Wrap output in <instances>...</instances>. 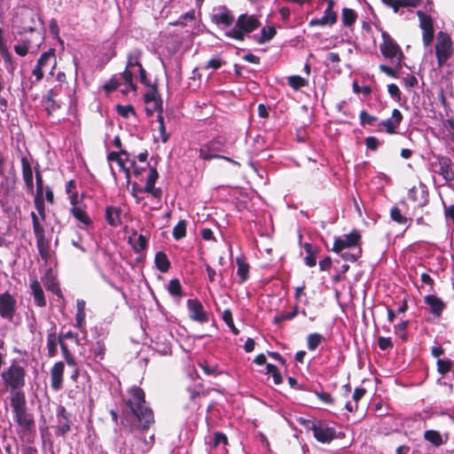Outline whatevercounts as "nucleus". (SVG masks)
<instances>
[{"instance_id":"nucleus-1","label":"nucleus","mask_w":454,"mask_h":454,"mask_svg":"<svg viewBox=\"0 0 454 454\" xmlns=\"http://www.w3.org/2000/svg\"><path fill=\"white\" fill-rule=\"evenodd\" d=\"M128 405L130 407L137 419L145 425L154 423L152 409L145 405V393L140 387H131L129 390Z\"/></svg>"},{"instance_id":"nucleus-2","label":"nucleus","mask_w":454,"mask_h":454,"mask_svg":"<svg viewBox=\"0 0 454 454\" xmlns=\"http://www.w3.org/2000/svg\"><path fill=\"white\" fill-rule=\"evenodd\" d=\"M142 52L139 49H133L128 54V60L125 70L120 74V76L122 78L124 84L126 85L125 89L121 90L123 94H128L129 91H135L137 87L133 82V73L131 68L134 67H138L140 81L143 83H146V72L142 67L140 63Z\"/></svg>"},{"instance_id":"nucleus-3","label":"nucleus","mask_w":454,"mask_h":454,"mask_svg":"<svg viewBox=\"0 0 454 454\" xmlns=\"http://www.w3.org/2000/svg\"><path fill=\"white\" fill-rule=\"evenodd\" d=\"M57 60L52 50L43 52L38 59L35 67L32 70V74L35 76V82H31L29 84H25L24 89L31 90L35 82H40L43 77L44 71L49 69L50 74L53 75V71L56 67Z\"/></svg>"},{"instance_id":"nucleus-4","label":"nucleus","mask_w":454,"mask_h":454,"mask_svg":"<svg viewBox=\"0 0 454 454\" xmlns=\"http://www.w3.org/2000/svg\"><path fill=\"white\" fill-rule=\"evenodd\" d=\"M1 378L6 387L12 391H20L26 383V371L22 366L13 364L2 372Z\"/></svg>"},{"instance_id":"nucleus-5","label":"nucleus","mask_w":454,"mask_h":454,"mask_svg":"<svg viewBox=\"0 0 454 454\" xmlns=\"http://www.w3.org/2000/svg\"><path fill=\"white\" fill-rule=\"evenodd\" d=\"M11 406L19 426H30L31 419L27 413L26 397L23 391L11 392Z\"/></svg>"},{"instance_id":"nucleus-6","label":"nucleus","mask_w":454,"mask_h":454,"mask_svg":"<svg viewBox=\"0 0 454 454\" xmlns=\"http://www.w3.org/2000/svg\"><path fill=\"white\" fill-rule=\"evenodd\" d=\"M382 43L380 49L384 57L392 59L396 63L397 67H401V62L403 54L398 44L386 32L382 33Z\"/></svg>"},{"instance_id":"nucleus-7","label":"nucleus","mask_w":454,"mask_h":454,"mask_svg":"<svg viewBox=\"0 0 454 454\" xmlns=\"http://www.w3.org/2000/svg\"><path fill=\"white\" fill-rule=\"evenodd\" d=\"M451 39L447 34L443 32H440L438 34L437 43L435 45V53L439 67H442L451 57Z\"/></svg>"},{"instance_id":"nucleus-8","label":"nucleus","mask_w":454,"mask_h":454,"mask_svg":"<svg viewBox=\"0 0 454 454\" xmlns=\"http://www.w3.org/2000/svg\"><path fill=\"white\" fill-rule=\"evenodd\" d=\"M144 103L148 115H152L155 112L162 114V100L154 86L149 87L147 91L145 93Z\"/></svg>"},{"instance_id":"nucleus-9","label":"nucleus","mask_w":454,"mask_h":454,"mask_svg":"<svg viewBox=\"0 0 454 454\" xmlns=\"http://www.w3.org/2000/svg\"><path fill=\"white\" fill-rule=\"evenodd\" d=\"M327 6L324 12L322 18L313 19L309 21L310 27L316 26H333L337 21V12L333 11L334 2L333 0H327Z\"/></svg>"},{"instance_id":"nucleus-10","label":"nucleus","mask_w":454,"mask_h":454,"mask_svg":"<svg viewBox=\"0 0 454 454\" xmlns=\"http://www.w3.org/2000/svg\"><path fill=\"white\" fill-rule=\"evenodd\" d=\"M16 309V300L12 295L4 293L0 295V316L5 319L12 320Z\"/></svg>"},{"instance_id":"nucleus-11","label":"nucleus","mask_w":454,"mask_h":454,"mask_svg":"<svg viewBox=\"0 0 454 454\" xmlns=\"http://www.w3.org/2000/svg\"><path fill=\"white\" fill-rule=\"evenodd\" d=\"M419 19V27L423 31V43L425 46H428L434 38V27L432 19L426 15L421 11H418L417 12Z\"/></svg>"},{"instance_id":"nucleus-12","label":"nucleus","mask_w":454,"mask_h":454,"mask_svg":"<svg viewBox=\"0 0 454 454\" xmlns=\"http://www.w3.org/2000/svg\"><path fill=\"white\" fill-rule=\"evenodd\" d=\"M187 308L189 310V317L192 320L200 323H205L208 320L207 312L204 310L201 302L197 299L188 300Z\"/></svg>"},{"instance_id":"nucleus-13","label":"nucleus","mask_w":454,"mask_h":454,"mask_svg":"<svg viewBox=\"0 0 454 454\" xmlns=\"http://www.w3.org/2000/svg\"><path fill=\"white\" fill-rule=\"evenodd\" d=\"M359 238L360 236L356 232H351L337 238L332 250L335 253H341L346 248L355 247L358 243Z\"/></svg>"},{"instance_id":"nucleus-14","label":"nucleus","mask_w":454,"mask_h":454,"mask_svg":"<svg viewBox=\"0 0 454 454\" xmlns=\"http://www.w3.org/2000/svg\"><path fill=\"white\" fill-rule=\"evenodd\" d=\"M65 365L63 362L56 363L51 369V386L58 391L62 387Z\"/></svg>"},{"instance_id":"nucleus-15","label":"nucleus","mask_w":454,"mask_h":454,"mask_svg":"<svg viewBox=\"0 0 454 454\" xmlns=\"http://www.w3.org/2000/svg\"><path fill=\"white\" fill-rule=\"evenodd\" d=\"M158 176L157 170L151 168L146 178L145 186L143 189H139V191L151 193L154 198L160 199L161 197V190L154 187V184L158 179Z\"/></svg>"},{"instance_id":"nucleus-16","label":"nucleus","mask_w":454,"mask_h":454,"mask_svg":"<svg viewBox=\"0 0 454 454\" xmlns=\"http://www.w3.org/2000/svg\"><path fill=\"white\" fill-rule=\"evenodd\" d=\"M259 25L260 22L254 15L241 14L237 20V27L241 28L244 34L253 32Z\"/></svg>"},{"instance_id":"nucleus-17","label":"nucleus","mask_w":454,"mask_h":454,"mask_svg":"<svg viewBox=\"0 0 454 454\" xmlns=\"http://www.w3.org/2000/svg\"><path fill=\"white\" fill-rule=\"evenodd\" d=\"M309 430L316 439L321 442H328L336 436L333 427H309Z\"/></svg>"},{"instance_id":"nucleus-18","label":"nucleus","mask_w":454,"mask_h":454,"mask_svg":"<svg viewBox=\"0 0 454 454\" xmlns=\"http://www.w3.org/2000/svg\"><path fill=\"white\" fill-rule=\"evenodd\" d=\"M425 303L429 307V310L437 317H439L445 307L444 302L435 295H427Z\"/></svg>"},{"instance_id":"nucleus-19","label":"nucleus","mask_w":454,"mask_h":454,"mask_svg":"<svg viewBox=\"0 0 454 454\" xmlns=\"http://www.w3.org/2000/svg\"><path fill=\"white\" fill-rule=\"evenodd\" d=\"M43 283L44 286L51 291V293L55 294L59 299H61L64 301V298L61 293V290L59 288V283L56 280L55 277L51 271H48L44 277L43 278Z\"/></svg>"},{"instance_id":"nucleus-20","label":"nucleus","mask_w":454,"mask_h":454,"mask_svg":"<svg viewBox=\"0 0 454 454\" xmlns=\"http://www.w3.org/2000/svg\"><path fill=\"white\" fill-rule=\"evenodd\" d=\"M30 288L35 303L39 307H44L46 305V300L39 281L37 279H33L30 283Z\"/></svg>"},{"instance_id":"nucleus-21","label":"nucleus","mask_w":454,"mask_h":454,"mask_svg":"<svg viewBox=\"0 0 454 454\" xmlns=\"http://www.w3.org/2000/svg\"><path fill=\"white\" fill-rule=\"evenodd\" d=\"M121 210L117 207H108L106 210V218L107 223L112 226H118L121 223Z\"/></svg>"},{"instance_id":"nucleus-22","label":"nucleus","mask_w":454,"mask_h":454,"mask_svg":"<svg viewBox=\"0 0 454 454\" xmlns=\"http://www.w3.org/2000/svg\"><path fill=\"white\" fill-rule=\"evenodd\" d=\"M212 20L216 24H223L228 27L233 22L234 17L223 8L221 12L213 15Z\"/></svg>"},{"instance_id":"nucleus-23","label":"nucleus","mask_w":454,"mask_h":454,"mask_svg":"<svg viewBox=\"0 0 454 454\" xmlns=\"http://www.w3.org/2000/svg\"><path fill=\"white\" fill-rule=\"evenodd\" d=\"M383 2L391 6L395 12H397L400 7H416L419 4L418 0H383Z\"/></svg>"},{"instance_id":"nucleus-24","label":"nucleus","mask_w":454,"mask_h":454,"mask_svg":"<svg viewBox=\"0 0 454 454\" xmlns=\"http://www.w3.org/2000/svg\"><path fill=\"white\" fill-rule=\"evenodd\" d=\"M357 19L356 12L350 8H343L341 12V22L345 27H352Z\"/></svg>"},{"instance_id":"nucleus-25","label":"nucleus","mask_w":454,"mask_h":454,"mask_svg":"<svg viewBox=\"0 0 454 454\" xmlns=\"http://www.w3.org/2000/svg\"><path fill=\"white\" fill-rule=\"evenodd\" d=\"M71 212L74 218L77 221H79L83 226H88L90 224V218L86 214L82 207H72Z\"/></svg>"},{"instance_id":"nucleus-26","label":"nucleus","mask_w":454,"mask_h":454,"mask_svg":"<svg viewBox=\"0 0 454 454\" xmlns=\"http://www.w3.org/2000/svg\"><path fill=\"white\" fill-rule=\"evenodd\" d=\"M21 163H22L23 179H24L26 184L29 188H33V171H32V168H31L28 160L26 158H22Z\"/></svg>"},{"instance_id":"nucleus-27","label":"nucleus","mask_w":454,"mask_h":454,"mask_svg":"<svg viewBox=\"0 0 454 454\" xmlns=\"http://www.w3.org/2000/svg\"><path fill=\"white\" fill-rule=\"evenodd\" d=\"M303 248L307 253L304 258L305 263L309 267L315 266L317 263V250L309 243H305Z\"/></svg>"},{"instance_id":"nucleus-28","label":"nucleus","mask_w":454,"mask_h":454,"mask_svg":"<svg viewBox=\"0 0 454 454\" xmlns=\"http://www.w3.org/2000/svg\"><path fill=\"white\" fill-rule=\"evenodd\" d=\"M154 262L157 269L161 272H166L169 269V261L163 252H158L155 254Z\"/></svg>"},{"instance_id":"nucleus-29","label":"nucleus","mask_w":454,"mask_h":454,"mask_svg":"<svg viewBox=\"0 0 454 454\" xmlns=\"http://www.w3.org/2000/svg\"><path fill=\"white\" fill-rule=\"evenodd\" d=\"M425 438L435 446H439L444 442L442 434L435 430H427L425 432Z\"/></svg>"},{"instance_id":"nucleus-30","label":"nucleus","mask_w":454,"mask_h":454,"mask_svg":"<svg viewBox=\"0 0 454 454\" xmlns=\"http://www.w3.org/2000/svg\"><path fill=\"white\" fill-rule=\"evenodd\" d=\"M129 242L136 251H141L146 247V239L143 235L134 234L129 238Z\"/></svg>"},{"instance_id":"nucleus-31","label":"nucleus","mask_w":454,"mask_h":454,"mask_svg":"<svg viewBox=\"0 0 454 454\" xmlns=\"http://www.w3.org/2000/svg\"><path fill=\"white\" fill-rule=\"evenodd\" d=\"M238 264V275L239 276L242 282L247 279L249 266L245 261L239 257L236 259Z\"/></svg>"},{"instance_id":"nucleus-32","label":"nucleus","mask_w":454,"mask_h":454,"mask_svg":"<svg viewBox=\"0 0 454 454\" xmlns=\"http://www.w3.org/2000/svg\"><path fill=\"white\" fill-rule=\"evenodd\" d=\"M200 157L203 160H211V159H214V158H223V156H220L216 153H214L211 150V148H209V145L207 144L203 146H201V148L200 149ZM223 159L227 160H231L229 158L227 157H223Z\"/></svg>"},{"instance_id":"nucleus-33","label":"nucleus","mask_w":454,"mask_h":454,"mask_svg":"<svg viewBox=\"0 0 454 454\" xmlns=\"http://www.w3.org/2000/svg\"><path fill=\"white\" fill-rule=\"evenodd\" d=\"M34 232L36 238L37 246L39 248L43 247L45 244L44 229L40 223L33 225Z\"/></svg>"},{"instance_id":"nucleus-34","label":"nucleus","mask_w":454,"mask_h":454,"mask_svg":"<svg viewBox=\"0 0 454 454\" xmlns=\"http://www.w3.org/2000/svg\"><path fill=\"white\" fill-rule=\"evenodd\" d=\"M59 93V88L55 87L53 89H51L48 92H47V96H46V103H47V108L48 109H56L57 107H59V105L56 103L54 98L58 95Z\"/></svg>"},{"instance_id":"nucleus-35","label":"nucleus","mask_w":454,"mask_h":454,"mask_svg":"<svg viewBox=\"0 0 454 454\" xmlns=\"http://www.w3.org/2000/svg\"><path fill=\"white\" fill-rule=\"evenodd\" d=\"M186 234V222L180 220L178 223L174 227L173 236L176 239H181L185 237Z\"/></svg>"},{"instance_id":"nucleus-36","label":"nucleus","mask_w":454,"mask_h":454,"mask_svg":"<svg viewBox=\"0 0 454 454\" xmlns=\"http://www.w3.org/2000/svg\"><path fill=\"white\" fill-rule=\"evenodd\" d=\"M266 373L272 376L273 381L276 385H278L282 382V376L274 364H267Z\"/></svg>"},{"instance_id":"nucleus-37","label":"nucleus","mask_w":454,"mask_h":454,"mask_svg":"<svg viewBox=\"0 0 454 454\" xmlns=\"http://www.w3.org/2000/svg\"><path fill=\"white\" fill-rule=\"evenodd\" d=\"M276 34V29L273 27H264L261 31V38L259 43H262L271 40Z\"/></svg>"},{"instance_id":"nucleus-38","label":"nucleus","mask_w":454,"mask_h":454,"mask_svg":"<svg viewBox=\"0 0 454 454\" xmlns=\"http://www.w3.org/2000/svg\"><path fill=\"white\" fill-rule=\"evenodd\" d=\"M168 290L171 295L180 296L182 295V286L178 279H171L168 286Z\"/></svg>"},{"instance_id":"nucleus-39","label":"nucleus","mask_w":454,"mask_h":454,"mask_svg":"<svg viewBox=\"0 0 454 454\" xmlns=\"http://www.w3.org/2000/svg\"><path fill=\"white\" fill-rule=\"evenodd\" d=\"M131 160H129L128 159H123L121 157L116 160L117 165L125 173L127 183L129 184L130 182V168H129V162Z\"/></svg>"},{"instance_id":"nucleus-40","label":"nucleus","mask_w":454,"mask_h":454,"mask_svg":"<svg viewBox=\"0 0 454 454\" xmlns=\"http://www.w3.org/2000/svg\"><path fill=\"white\" fill-rule=\"evenodd\" d=\"M157 121L159 123L160 137L162 143H167V141L168 140V134L166 131V127L164 124V119H163L162 114H158Z\"/></svg>"},{"instance_id":"nucleus-41","label":"nucleus","mask_w":454,"mask_h":454,"mask_svg":"<svg viewBox=\"0 0 454 454\" xmlns=\"http://www.w3.org/2000/svg\"><path fill=\"white\" fill-rule=\"evenodd\" d=\"M306 83V80L299 75H292L288 77V84L294 90H299L305 86Z\"/></svg>"},{"instance_id":"nucleus-42","label":"nucleus","mask_w":454,"mask_h":454,"mask_svg":"<svg viewBox=\"0 0 454 454\" xmlns=\"http://www.w3.org/2000/svg\"><path fill=\"white\" fill-rule=\"evenodd\" d=\"M452 366L453 363L450 360H437V371L442 375L449 372L452 369Z\"/></svg>"},{"instance_id":"nucleus-43","label":"nucleus","mask_w":454,"mask_h":454,"mask_svg":"<svg viewBox=\"0 0 454 454\" xmlns=\"http://www.w3.org/2000/svg\"><path fill=\"white\" fill-rule=\"evenodd\" d=\"M390 216L393 221L401 224H404L408 222L407 217L403 216L401 213V210L395 207L391 208Z\"/></svg>"},{"instance_id":"nucleus-44","label":"nucleus","mask_w":454,"mask_h":454,"mask_svg":"<svg viewBox=\"0 0 454 454\" xmlns=\"http://www.w3.org/2000/svg\"><path fill=\"white\" fill-rule=\"evenodd\" d=\"M322 340V336L318 333H312L308 336V348L310 350L316 349Z\"/></svg>"},{"instance_id":"nucleus-45","label":"nucleus","mask_w":454,"mask_h":454,"mask_svg":"<svg viewBox=\"0 0 454 454\" xmlns=\"http://www.w3.org/2000/svg\"><path fill=\"white\" fill-rule=\"evenodd\" d=\"M120 80H122V78L119 75L114 76L110 81L105 83L104 89L106 91L110 92L118 88L119 85H121Z\"/></svg>"},{"instance_id":"nucleus-46","label":"nucleus","mask_w":454,"mask_h":454,"mask_svg":"<svg viewBox=\"0 0 454 454\" xmlns=\"http://www.w3.org/2000/svg\"><path fill=\"white\" fill-rule=\"evenodd\" d=\"M244 35L245 34L243 33L241 28H239L237 26L234 28H232L225 33L226 36L234 38L239 41L244 40Z\"/></svg>"},{"instance_id":"nucleus-47","label":"nucleus","mask_w":454,"mask_h":454,"mask_svg":"<svg viewBox=\"0 0 454 454\" xmlns=\"http://www.w3.org/2000/svg\"><path fill=\"white\" fill-rule=\"evenodd\" d=\"M5 64H6V68L10 71V72H13L14 70V66H13V62H12V55L11 53L6 50V49H3V55H2Z\"/></svg>"},{"instance_id":"nucleus-48","label":"nucleus","mask_w":454,"mask_h":454,"mask_svg":"<svg viewBox=\"0 0 454 454\" xmlns=\"http://www.w3.org/2000/svg\"><path fill=\"white\" fill-rule=\"evenodd\" d=\"M130 172L132 171L135 176H140L145 170L146 167L143 164H137L136 161L131 160L129 162Z\"/></svg>"},{"instance_id":"nucleus-49","label":"nucleus","mask_w":454,"mask_h":454,"mask_svg":"<svg viewBox=\"0 0 454 454\" xmlns=\"http://www.w3.org/2000/svg\"><path fill=\"white\" fill-rule=\"evenodd\" d=\"M380 126L385 128L386 131L389 134H393L395 132L398 125L395 124V122L391 119H387L380 123Z\"/></svg>"},{"instance_id":"nucleus-50","label":"nucleus","mask_w":454,"mask_h":454,"mask_svg":"<svg viewBox=\"0 0 454 454\" xmlns=\"http://www.w3.org/2000/svg\"><path fill=\"white\" fill-rule=\"evenodd\" d=\"M408 326L407 321H401L396 325H395V333L398 334L402 339H405V329Z\"/></svg>"},{"instance_id":"nucleus-51","label":"nucleus","mask_w":454,"mask_h":454,"mask_svg":"<svg viewBox=\"0 0 454 454\" xmlns=\"http://www.w3.org/2000/svg\"><path fill=\"white\" fill-rule=\"evenodd\" d=\"M208 145L209 148H211L214 153H216V152H221L223 149V144L220 138L210 141Z\"/></svg>"},{"instance_id":"nucleus-52","label":"nucleus","mask_w":454,"mask_h":454,"mask_svg":"<svg viewBox=\"0 0 454 454\" xmlns=\"http://www.w3.org/2000/svg\"><path fill=\"white\" fill-rule=\"evenodd\" d=\"M316 396L318 400H320L322 403L325 404H330L333 403L332 396L325 392H315Z\"/></svg>"},{"instance_id":"nucleus-53","label":"nucleus","mask_w":454,"mask_h":454,"mask_svg":"<svg viewBox=\"0 0 454 454\" xmlns=\"http://www.w3.org/2000/svg\"><path fill=\"white\" fill-rule=\"evenodd\" d=\"M117 110L118 113L124 117H129V114H134L133 107L131 106H118Z\"/></svg>"},{"instance_id":"nucleus-54","label":"nucleus","mask_w":454,"mask_h":454,"mask_svg":"<svg viewBox=\"0 0 454 454\" xmlns=\"http://www.w3.org/2000/svg\"><path fill=\"white\" fill-rule=\"evenodd\" d=\"M221 442L226 445L228 442L227 436L222 433H215L214 437V447H217Z\"/></svg>"},{"instance_id":"nucleus-55","label":"nucleus","mask_w":454,"mask_h":454,"mask_svg":"<svg viewBox=\"0 0 454 454\" xmlns=\"http://www.w3.org/2000/svg\"><path fill=\"white\" fill-rule=\"evenodd\" d=\"M47 346H48V349H49V353L53 356L54 353H55V350H56V347H57V344H56V338L54 335H50L48 337V340H47Z\"/></svg>"},{"instance_id":"nucleus-56","label":"nucleus","mask_w":454,"mask_h":454,"mask_svg":"<svg viewBox=\"0 0 454 454\" xmlns=\"http://www.w3.org/2000/svg\"><path fill=\"white\" fill-rule=\"evenodd\" d=\"M378 343H379L380 348L382 350H385L392 346V341H391L390 338L380 337Z\"/></svg>"},{"instance_id":"nucleus-57","label":"nucleus","mask_w":454,"mask_h":454,"mask_svg":"<svg viewBox=\"0 0 454 454\" xmlns=\"http://www.w3.org/2000/svg\"><path fill=\"white\" fill-rule=\"evenodd\" d=\"M14 51L18 55L25 56L28 51V46L26 43L17 44L14 46Z\"/></svg>"},{"instance_id":"nucleus-58","label":"nucleus","mask_w":454,"mask_h":454,"mask_svg":"<svg viewBox=\"0 0 454 454\" xmlns=\"http://www.w3.org/2000/svg\"><path fill=\"white\" fill-rule=\"evenodd\" d=\"M223 319L230 327H233L232 314L231 310L225 309L223 311Z\"/></svg>"},{"instance_id":"nucleus-59","label":"nucleus","mask_w":454,"mask_h":454,"mask_svg":"<svg viewBox=\"0 0 454 454\" xmlns=\"http://www.w3.org/2000/svg\"><path fill=\"white\" fill-rule=\"evenodd\" d=\"M390 119L395 122V124H397L399 126V124L402 121L403 115L398 109H394Z\"/></svg>"},{"instance_id":"nucleus-60","label":"nucleus","mask_w":454,"mask_h":454,"mask_svg":"<svg viewBox=\"0 0 454 454\" xmlns=\"http://www.w3.org/2000/svg\"><path fill=\"white\" fill-rule=\"evenodd\" d=\"M332 260L330 257H325L319 262V267L321 270H328L331 268Z\"/></svg>"},{"instance_id":"nucleus-61","label":"nucleus","mask_w":454,"mask_h":454,"mask_svg":"<svg viewBox=\"0 0 454 454\" xmlns=\"http://www.w3.org/2000/svg\"><path fill=\"white\" fill-rule=\"evenodd\" d=\"M387 91L388 93L392 96V97H395V98H399L400 96V90L399 88L394 84V83H391L387 86Z\"/></svg>"},{"instance_id":"nucleus-62","label":"nucleus","mask_w":454,"mask_h":454,"mask_svg":"<svg viewBox=\"0 0 454 454\" xmlns=\"http://www.w3.org/2000/svg\"><path fill=\"white\" fill-rule=\"evenodd\" d=\"M222 64H223V62L220 59H212L207 62V67H210L213 69H218L221 67Z\"/></svg>"},{"instance_id":"nucleus-63","label":"nucleus","mask_w":454,"mask_h":454,"mask_svg":"<svg viewBox=\"0 0 454 454\" xmlns=\"http://www.w3.org/2000/svg\"><path fill=\"white\" fill-rule=\"evenodd\" d=\"M364 394H365L364 388H356L353 393V395H352L353 401L355 403H357L358 400H360L364 395Z\"/></svg>"},{"instance_id":"nucleus-64","label":"nucleus","mask_w":454,"mask_h":454,"mask_svg":"<svg viewBox=\"0 0 454 454\" xmlns=\"http://www.w3.org/2000/svg\"><path fill=\"white\" fill-rule=\"evenodd\" d=\"M365 144L368 148L372 150H375L378 147V140L373 137H369L366 138Z\"/></svg>"}]
</instances>
